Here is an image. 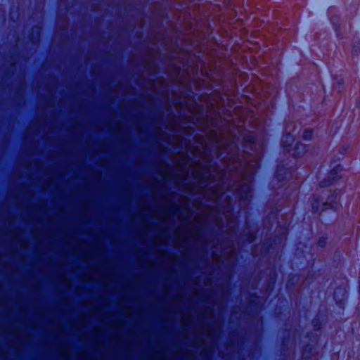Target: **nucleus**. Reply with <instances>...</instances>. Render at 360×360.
I'll list each match as a JSON object with an SVG mask.
<instances>
[{
    "label": "nucleus",
    "mask_w": 360,
    "mask_h": 360,
    "mask_svg": "<svg viewBox=\"0 0 360 360\" xmlns=\"http://www.w3.org/2000/svg\"><path fill=\"white\" fill-rule=\"evenodd\" d=\"M294 155H300L302 154H304L307 151V146L302 144V143H297L296 144L295 148H294Z\"/></svg>",
    "instance_id": "3"
},
{
    "label": "nucleus",
    "mask_w": 360,
    "mask_h": 360,
    "mask_svg": "<svg viewBox=\"0 0 360 360\" xmlns=\"http://www.w3.org/2000/svg\"><path fill=\"white\" fill-rule=\"evenodd\" d=\"M336 194L335 195L333 193L330 195H328L327 198L321 197V200H319V198L314 196L312 207L315 211H319L320 210L321 205L322 207V210H326V207H329L331 209H335L336 206H335L333 203L336 202Z\"/></svg>",
    "instance_id": "1"
},
{
    "label": "nucleus",
    "mask_w": 360,
    "mask_h": 360,
    "mask_svg": "<svg viewBox=\"0 0 360 360\" xmlns=\"http://www.w3.org/2000/svg\"><path fill=\"white\" fill-rule=\"evenodd\" d=\"M313 136V131L311 129H305L302 134V138L304 140H310Z\"/></svg>",
    "instance_id": "4"
},
{
    "label": "nucleus",
    "mask_w": 360,
    "mask_h": 360,
    "mask_svg": "<svg viewBox=\"0 0 360 360\" xmlns=\"http://www.w3.org/2000/svg\"><path fill=\"white\" fill-rule=\"evenodd\" d=\"M333 184L330 180L329 181H322L321 184H320V186L322 188H324V187H326L328 186H329L330 184Z\"/></svg>",
    "instance_id": "5"
},
{
    "label": "nucleus",
    "mask_w": 360,
    "mask_h": 360,
    "mask_svg": "<svg viewBox=\"0 0 360 360\" xmlns=\"http://www.w3.org/2000/svg\"><path fill=\"white\" fill-rule=\"evenodd\" d=\"M332 192L331 190H328V189H322L321 191H320L319 192V194H321V195H328L329 193H330Z\"/></svg>",
    "instance_id": "6"
},
{
    "label": "nucleus",
    "mask_w": 360,
    "mask_h": 360,
    "mask_svg": "<svg viewBox=\"0 0 360 360\" xmlns=\"http://www.w3.org/2000/svg\"><path fill=\"white\" fill-rule=\"evenodd\" d=\"M293 141L292 136L288 133L286 132L285 134L282 138L281 144L282 146L286 150H290V148L291 147V143Z\"/></svg>",
    "instance_id": "2"
}]
</instances>
